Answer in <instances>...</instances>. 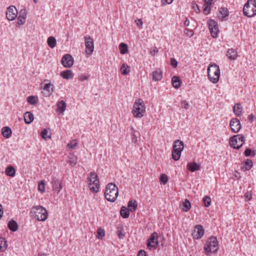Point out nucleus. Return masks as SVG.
Instances as JSON below:
<instances>
[{"label":"nucleus","mask_w":256,"mask_h":256,"mask_svg":"<svg viewBox=\"0 0 256 256\" xmlns=\"http://www.w3.org/2000/svg\"><path fill=\"white\" fill-rule=\"evenodd\" d=\"M118 194V190L116 186L111 182L109 183L106 188L104 196L109 202H114Z\"/></svg>","instance_id":"1"},{"label":"nucleus","mask_w":256,"mask_h":256,"mask_svg":"<svg viewBox=\"0 0 256 256\" xmlns=\"http://www.w3.org/2000/svg\"><path fill=\"white\" fill-rule=\"evenodd\" d=\"M31 213L38 221L46 220L48 216L46 210L40 205L33 206L32 208Z\"/></svg>","instance_id":"2"},{"label":"nucleus","mask_w":256,"mask_h":256,"mask_svg":"<svg viewBox=\"0 0 256 256\" xmlns=\"http://www.w3.org/2000/svg\"><path fill=\"white\" fill-rule=\"evenodd\" d=\"M220 69L216 64H210L208 68V76L210 82L214 84L218 82L220 78Z\"/></svg>","instance_id":"3"},{"label":"nucleus","mask_w":256,"mask_h":256,"mask_svg":"<svg viewBox=\"0 0 256 256\" xmlns=\"http://www.w3.org/2000/svg\"><path fill=\"white\" fill-rule=\"evenodd\" d=\"M145 105L144 101L140 98L136 100L133 106L132 112L135 118H141L145 112Z\"/></svg>","instance_id":"4"},{"label":"nucleus","mask_w":256,"mask_h":256,"mask_svg":"<svg viewBox=\"0 0 256 256\" xmlns=\"http://www.w3.org/2000/svg\"><path fill=\"white\" fill-rule=\"evenodd\" d=\"M218 246V242L216 237L211 236L206 242L204 248L207 256H210V252L216 251Z\"/></svg>","instance_id":"5"},{"label":"nucleus","mask_w":256,"mask_h":256,"mask_svg":"<svg viewBox=\"0 0 256 256\" xmlns=\"http://www.w3.org/2000/svg\"><path fill=\"white\" fill-rule=\"evenodd\" d=\"M244 14L249 18L256 15V0H248L243 8Z\"/></svg>","instance_id":"6"},{"label":"nucleus","mask_w":256,"mask_h":256,"mask_svg":"<svg viewBox=\"0 0 256 256\" xmlns=\"http://www.w3.org/2000/svg\"><path fill=\"white\" fill-rule=\"evenodd\" d=\"M88 180L89 181V188L90 190L94 193L98 192L100 184L99 180L96 174L94 172H91Z\"/></svg>","instance_id":"7"},{"label":"nucleus","mask_w":256,"mask_h":256,"mask_svg":"<svg viewBox=\"0 0 256 256\" xmlns=\"http://www.w3.org/2000/svg\"><path fill=\"white\" fill-rule=\"evenodd\" d=\"M245 142V137L242 134H238L232 136L230 140V144L231 147L238 150Z\"/></svg>","instance_id":"8"},{"label":"nucleus","mask_w":256,"mask_h":256,"mask_svg":"<svg viewBox=\"0 0 256 256\" xmlns=\"http://www.w3.org/2000/svg\"><path fill=\"white\" fill-rule=\"evenodd\" d=\"M208 24L211 36L214 38H217L219 32L218 23L215 20L210 19L208 20Z\"/></svg>","instance_id":"9"},{"label":"nucleus","mask_w":256,"mask_h":256,"mask_svg":"<svg viewBox=\"0 0 256 256\" xmlns=\"http://www.w3.org/2000/svg\"><path fill=\"white\" fill-rule=\"evenodd\" d=\"M84 42L86 48V53L87 55L90 56L94 50V40L90 36H86L85 37Z\"/></svg>","instance_id":"10"},{"label":"nucleus","mask_w":256,"mask_h":256,"mask_svg":"<svg viewBox=\"0 0 256 256\" xmlns=\"http://www.w3.org/2000/svg\"><path fill=\"white\" fill-rule=\"evenodd\" d=\"M158 237L156 232H154L151 234L150 238L148 240L147 243V247L150 250H151L152 248H156L158 246Z\"/></svg>","instance_id":"11"},{"label":"nucleus","mask_w":256,"mask_h":256,"mask_svg":"<svg viewBox=\"0 0 256 256\" xmlns=\"http://www.w3.org/2000/svg\"><path fill=\"white\" fill-rule=\"evenodd\" d=\"M44 82L45 83V84L43 88L44 91L43 92V94L46 96H49L54 92L53 85L48 80H45Z\"/></svg>","instance_id":"12"},{"label":"nucleus","mask_w":256,"mask_h":256,"mask_svg":"<svg viewBox=\"0 0 256 256\" xmlns=\"http://www.w3.org/2000/svg\"><path fill=\"white\" fill-rule=\"evenodd\" d=\"M61 62L64 67L69 68L74 64V58L70 54H66L62 58Z\"/></svg>","instance_id":"13"},{"label":"nucleus","mask_w":256,"mask_h":256,"mask_svg":"<svg viewBox=\"0 0 256 256\" xmlns=\"http://www.w3.org/2000/svg\"><path fill=\"white\" fill-rule=\"evenodd\" d=\"M6 15L7 18L9 20L12 21L14 20L18 15V10L16 7L11 6L8 8Z\"/></svg>","instance_id":"14"},{"label":"nucleus","mask_w":256,"mask_h":256,"mask_svg":"<svg viewBox=\"0 0 256 256\" xmlns=\"http://www.w3.org/2000/svg\"><path fill=\"white\" fill-rule=\"evenodd\" d=\"M204 232V230L203 227L200 224H197L194 227L192 236L194 238L198 240L202 238Z\"/></svg>","instance_id":"15"},{"label":"nucleus","mask_w":256,"mask_h":256,"mask_svg":"<svg viewBox=\"0 0 256 256\" xmlns=\"http://www.w3.org/2000/svg\"><path fill=\"white\" fill-rule=\"evenodd\" d=\"M52 188L54 192L58 194L62 188V184L60 182L59 180L53 177L52 180Z\"/></svg>","instance_id":"16"},{"label":"nucleus","mask_w":256,"mask_h":256,"mask_svg":"<svg viewBox=\"0 0 256 256\" xmlns=\"http://www.w3.org/2000/svg\"><path fill=\"white\" fill-rule=\"evenodd\" d=\"M230 128L232 132H238L241 128L240 122L236 118H232L230 124Z\"/></svg>","instance_id":"17"},{"label":"nucleus","mask_w":256,"mask_h":256,"mask_svg":"<svg viewBox=\"0 0 256 256\" xmlns=\"http://www.w3.org/2000/svg\"><path fill=\"white\" fill-rule=\"evenodd\" d=\"M162 77V72L160 68H156L152 72V78L154 81H159Z\"/></svg>","instance_id":"18"},{"label":"nucleus","mask_w":256,"mask_h":256,"mask_svg":"<svg viewBox=\"0 0 256 256\" xmlns=\"http://www.w3.org/2000/svg\"><path fill=\"white\" fill-rule=\"evenodd\" d=\"M226 56L230 60H236L238 57V52L236 50L230 48L227 51Z\"/></svg>","instance_id":"19"},{"label":"nucleus","mask_w":256,"mask_h":256,"mask_svg":"<svg viewBox=\"0 0 256 256\" xmlns=\"http://www.w3.org/2000/svg\"><path fill=\"white\" fill-rule=\"evenodd\" d=\"M184 148V142L179 140H176L173 144V149L179 152H182Z\"/></svg>","instance_id":"20"},{"label":"nucleus","mask_w":256,"mask_h":256,"mask_svg":"<svg viewBox=\"0 0 256 256\" xmlns=\"http://www.w3.org/2000/svg\"><path fill=\"white\" fill-rule=\"evenodd\" d=\"M56 111L59 114H62L66 110V104L64 100H60L57 104Z\"/></svg>","instance_id":"21"},{"label":"nucleus","mask_w":256,"mask_h":256,"mask_svg":"<svg viewBox=\"0 0 256 256\" xmlns=\"http://www.w3.org/2000/svg\"><path fill=\"white\" fill-rule=\"evenodd\" d=\"M180 207L182 211L186 212L190 210L191 204L188 200L186 199L182 204H180Z\"/></svg>","instance_id":"22"},{"label":"nucleus","mask_w":256,"mask_h":256,"mask_svg":"<svg viewBox=\"0 0 256 256\" xmlns=\"http://www.w3.org/2000/svg\"><path fill=\"white\" fill-rule=\"evenodd\" d=\"M26 10H21L20 12L19 16L18 18V23L19 25L23 24L25 22V18H26Z\"/></svg>","instance_id":"23"},{"label":"nucleus","mask_w":256,"mask_h":256,"mask_svg":"<svg viewBox=\"0 0 256 256\" xmlns=\"http://www.w3.org/2000/svg\"><path fill=\"white\" fill-rule=\"evenodd\" d=\"M187 168L192 172L200 170V166L195 162H190L187 164Z\"/></svg>","instance_id":"24"},{"label":"nucleus","mask_w":256,"mask_h":256,"mask_svg":"<svg viewBox=\"0 0 256 256\" xmlns=\"http://www.w3.org/2000/svg\"><path fill=\"white\" fill-rule=\"evenodd\" d=\"M219 13L220 14L218 15V17L220 19H221L222 20L224 18L228 16L229 14L228 8L222 7L220 8Z\"/></svg>","instance_id":"25"},{"label":"nucleus","mask_w":256,"mask_h":256,"mask_svg":"<svg viewBox=\"0 0 256 256\" xmlns=\"http://www.w3.org/2000/svg\"><path fill=\"white\" fill-rule=\"evenodd\" d=\"M2 134L6 138H10L12 134V131L8 126H4L2 130Z\"/></svg>","instance_id":"26"},{"label":"nucleus","mask_w":256,"mask_h":256,"mask_svg":"<svg viewBox=\"0 0 256 256\" xmlns=\"http://www.w3.org/2000/svg\"><path fill=\"white\" fill-rule=\"evenodd\" d=\"M60 76L68 80L72 79L73 78L74 74L70 70H67L65 71L62 72L60 73Z\"/></svg>","instance_id":"27"},{"label":"nucleus","mask_w":256,"mask_h":256,"mask_svg":"<svg viewBox=\"0 0 256 256\" xmlns=\"http://www.w3.org/2000/svg\"><path fill=\"white\" fill-rule=\"evenodd\" d=\"M34 115L31 112H27L25 113L24 116V120L26 124H30L34 120Z\"/></svg>","instance_id":"28"},{"label":"nucleus","mask_w":256,"mask_h":256,"mask_svg":"<svg viewBox=\"0 0 256 256\" xmlns=\"http://www.w3.org/2000/svg\"><path fill=\"white\" fill-rule=\"evenodd\" d=\"M242 106L240 103H237L233 107L234 112L238 116L242 114Z\"/></svg>","instance_id":"29"},{"label":"nucleus","mask_w":256,"mask_h":256,"mask_svg":"<svg viewBox=\"0 0 256 256\" xmlns=\"http://www.w3.org/2000/svg\"><path fill=\"white\" fill-rule=\"evenodd\" d=\"M130 210L126 207L122 206L120 211V216L124 218H126L130 216Z\"/></svg>","instance_id":"30"},{"label":"nucleus","mask_w":256,"mask_h":256,"mask_svg":"<svg viewBox=\"0 0 256 256\" xmlns=\"http://www.w3.org/2000/svg\"><path fill=\"white\" fill-rule=\"evenodd\" d=\"M172 84L174 88H178L181 86L182 82L178 76H174L172 78Z\"/></svg>","instance_id":"31"},{"label":"nucleus","mask_w":256,"mask_h":256,"mask_svg":"<svg viewBox=\"0 0 256 256\" xmlns=\"http://www.w3.org/2000/svg\"><path fill=\"white\" fill-rule=\"evenodd\" d=\"M128 206L130 212H134L136 211L138 206L137 202L136 200L133 202L132 200H130L128 202Z\"/></svg>","instance_id":"32"},{"label":"nucleus","mask_w":256,"mask_h":256,"mask_svg":"<svg viewBox=\"0 0 256 256\" xmlns=\"http://www.w3.org/2000/svg\"><path fill=\"white\" fill-rule=\"evenodd\" d=\"M8 226L12 232L16 231L18 228L17 222L14 220L10 221L8 224Z\"/></svg>","instance_id":"33"},{"label":"nucleus","mask_w":256,"mask_h":256,"mask_svg":"<svg viewBox=\"0 0 256 256\" xmlns=\"http://www.w3.org/2000/svg\"><path fill=\"white\" fill-rule=\"evenodd\" d=\"M253 166V162L250 159H247L244 162L243 168L244 170H249Z\"/></svg>","instance_id":"34"},{"label":"nucleus","mask_w":256,"mask_h":256,"mask_svg":"<svg viewBox=\"0 0 256 256\" xmlns=\"http://www.w3.org/2000/svg\"><path fill=\"white\" fill-rule=\"evenodd\" d=\"M47 43L50 48H54L56 46V40L54 37L50 36L48 38Z\"/></svg>","instance_id":"35"},{"label":"nucleus","mask_w":256,"mask_h":256,"mask_svg":"<svg viewBox=\"0 0 256 256\" xmlns=\"http://www.w3.org/2000/svg\"><path fill=\"white\" fill-rule=\"evenodd\" d=\"M8 247L7 241L4 238L0 237V251L4 252Z\"/></svg>","instance_id":"36"},{"label":"nucleus","mask_w":256,"mask_h":256,"mask_svg":"<svg viewBox=\"0 0 256 256\" xmlns=\"http://www.w3.org/2000/svg\"><path fill=\"white\" fill-rule=\"evenodd\" d=\"M119 49L120 54H124L128 52V46L126 44L122 42L119 45Z\"/></svg>","instance_id":"37"},{"label":"nucleus","mask_w":256,"mask_h":256,"mask_svg":"<svg viewBox=\"0 0 256 256\" xmlns=\"http://www.w3.org/2000/svg\"><path fill=\"white\" fill-rule=\"evenodd\" d=\"M15 169L12 166H8L6 169V174L11 177H14L15 176Z\"/></svg>","instance_id":"38"},{"label":"nucleus","mask_w":256,"mask_h":256,"mask_svg":"<svg viewBox=\"0 0 256 256\" xmlns=\"http://www.w3.org/2000/svg\"><path fill=\"white\" fill-rule=\"evenodd\" d=\"M120 70L122 75H126L130 72V67L128 64H123L120 67Z\"/></svg>","instance_id":"39"},{"label":"nucleus","mask_w":256,"mask_h":256,"mask_svg":"<svg viewBox=\"0 0 256 256\" xmlns=\"http://www.w3.org/2000/svg\"><path fill=\"white\" fill-rule=\"evenodd\" d=\"M27 101L30 104L34 105L38 103V98L36 96H29L27 98Z\"/></svg>","instance_id":"40"},{"label":"nucleus","mask_w":256,"mask_h":256,"mask_svg":"<svg viewBox=\"0 0 256 256\" xmlns=\"http://www.w3.org/2000/svg\"><path fill=\"white\" fill-rule=\"evenodd\" d=\"M256 151L252 150L250 148H247L244 151V154L246 156L254 157L256 155Z\"/></svg>","instance_id":"41"},{"label":"nucleus","mask_w":256,"mask_h":256,"mask_svg":"<svg viewBox=\"0 0 256 256\" xmlns=\"http://www.w3.org/2000/svg\"><path fill=\"white\" fill-rule=\"evenodd\" d=\"M181 152L172 149V158L174 160H178L181 156Z\"/></svg>","instance_id":"42"},{"label":"nucleus","mask_w":256,"mask_h":256,"mask_svg":"<svg viewBox=\"0 0 256 256\" xmlns=\"http://www.w3.org/2000/svg\"><path fill=\"white\" fill-rule=\"evenodd\" d=\"M105 236V231L104 229L98 228L97 231V236L99 239H102V238Z\"/></svg>","instance_id":"43"},{"label":"nucleus","mask_w":256,"mask_h":256,"mask_svg":"<svg viewBox=\"0 0 256 256\" xmlns=\"http://www.w3.org/2000/svg\"><path fill=\"white\" fill-rule=\"evenodd\" d=\"M160 180L162 184H166L168 181V176L166 174H162L160 176Z\"/></svg>","instance_id":"44"},{"label":"nucleus","mask_w":256,"mask_h":256,"mask_svg":"<svg viewBox=\"0 0 256 256\" xmlns=\"http://www.w3.org/2000/svg\"><path fill=\"white\" fill-rule=\"evenodd\" d=\"M203 201L206 207H208L211 203V199L209 196H205L203 198Z\"/></svg>","instance_id":"45"},{"label":"nucleus","mask_w":256,"mask_h":256,"mask_svg":"<svg viewBox=\"0 0 256 256\" xmlns=\"http://www.w3.org/2000/svg\"><path fill=\"white\" fill-rule=\"evenodd\" d=\"M210 5L211 4L204 3V14L207 15L210 13Z\"/></svg>","instance_id":"46"},{"label":"nucleus","mask_w":256,"mask_h":256,"mask_svg":"<svg viewBox=\"0 0 256 256\" xmlns=\"http://www.w3.org/2000/svg\"><path fill=\"white\" fill-rule=\"evenodd\" d=\"M38 189L42 193L45 192V183L44 180L41 181L38 184Z\"/></svg>","instance_id":"47"},{"label":"nucleus","mask_w":256,"mask_h":256,"mask_svg":"<svg viewBox=\"0 0 256 256\" xmlns=\"http://www.w3.org/2000/svg\"><path fill=\"white\" fill-rule=\"evenodd\" d=\"M48 134V130L46 128H44L40 133L41 136L44 140H46L48 138H51L50 136H46Z\"/></svg>","instance_id":"48"},{"label":"nucleus","mask_w":256,"mask_h":256,"mask_svg":"<svg viewBox=\"0 0 256 256\" xmlns=\"http://www.w3.org/2000/svg\"><path fill=\"white\" fill-rule=\"evenodd\" d=\"M192 8L195 11L196 13L198 14L200 12V10L198 8V6L195 2H192Z\"/></svg>","instance_id":"49"},{"label":"nucleus","mask_w":256,"mask_h":256,"mask_svg":"<svg viewBox=\"0 0 256 256\" xmlns=\"http://www.w3.org/2000/svg\"><path fill=\"white\" fill-rule=\"evenodd\" d=\"M69 163L72 164H76L77 163V158L76 157L72 156L69 157Z\"/></svg>","instance_id":"50"},{"label":"nucleus","mask_w":256,"mask_h":256,"mask_svg":"<svg viewBox=\"0 0 256 256\" xmlns=\"http://www.w3.org/2000/svg\"><path fill=\"white\" fill-rule=\"evenodd\" d=\"M74 144H72V142L68 144V145H67V147L68 148H72V150L75 148L76 144H77V142H76V140H74Z\"/></svg>","instance_id":"51"},{"label":"nucleus","mask_w":256,"mask_h":256,"mask_svg":"<svg viewBox=\"0 0 256 256\" xmlns=\"http://www.w3.org/2000/svg\"><path fill=\"white\" fill-rule=\"evenodd\" d=\"M135 22L138 26L140 28H142L143 22H142V19L138 18V19L136 20Z\"/></svg>","instance_id":"52"},{"label":"nucleus","mask_w":256,"mask_h":256,"mask_svg":"<svg viewBox=\"0 0 256 256\" xmlns=\"http://www.w3.org/2000/svg\"><path fill=\"white\" fill-rule=\"evenodd\" d=\"M181 105L182 108L186 110L188 109L190 106L186 100H183L181 103Z\"/></svg>","instance_id":"53"},{"label":"nucleus","mask_w":256,"mask_h":256,"mask_svg":"<svg viewBox=\"0 0 256 256\" xmlns=\"http://www.w3.org/2000/svg\"><path fill=\"white\" fill-rule=\"evenodd\" d=\"M170 64L174 68H176L178 66V62L175 58H172L170 60Z\"/></svg>","instance_id":"54"},{"label":"nucleus","mask_w":256,"mask_h":256,"mask_svg":"<svg viewBox=\"0 0 256 256\" xmlns=\"http://www.w3.org/2000/svg\"><path fill=\"white\" fill-rule=\"evenodd\" d=\"M244 198L246 200L247 199L248 200H250L252 198V194L248 192H246L244 194Z\"/></svg>","instance_id":"55"},{"label":"nucleus","mask_w":256,"mask_h":256,"mask_svg":"<svg viewBox=\"0 0 256 256\" xmlns=\"http://www.w3.org/2000/svg\"><path fill=\"white\" fill-rule=\"evenodd\" d=\"M138 256H148V255L144 250H140L139 251Z\"/></svg>","instance_id":"56"},{"label":"nucleus","mask_w":256,"mask_h":256,"mask_svg":"<svg viewBox=\"0 0 256 256\" xmlns=\"http://www.w3.org/2000/svg\"><path fill=\"white\" fill-rule=\"evenodd\" d=\"M117 234L120 238H123L124 236V234H122L121 230L118 231Z\"/></svg>","instance_id":"57"},{"label":"nucleus","mask_w":256,"mask_h":256,"mask_svg":"<svg viewBox=\"0 0 256 256\" xmlns=\"http://www.w3.org/2000/svg\"><path fill=\"white\" fill-rule=\"evenodd\" d=\"M158 52V49L157 48L155 47L152 51L151 54L152 55L154 56L156 53Z\"/></svg>","instance_id":"58"},{"label":"nucleus","mask_w":256,"mask_h":256,"mask_svg":"<svg viewBox=\"0 0 256 256\" xmlns=\"http://www.w3.org/2000/svg\"><path fill=\"white\" fill-rule=\"evenodd\" d=\"M254 118V116L252 114H250L248 116V120L250 122H252L253 121Z\"/></svg>","instance_id":"59"},{"label":"nucleus","mask_w":256,"mask_h":256,"mask_svg":"<svg viewBox=\"0 0 256 256\" xmlns=\"http://www.w3.org/2000/svg\"><path fill=\"white\" fill-rule=\"evenodd\" d=\"M184 24L186 26H188L189 24H190V20H188V18H186L184 22Z\"/></svg>","instance_id":"60"},{"label":"nucleus","mask_w":256,"mask_h":256,"mask_svg":"<svg viewBox=\"0 0 256 256\" xmlns=\"http://www.w3.org/2000/svg\"><path fill=\"white\" fill-rule=\"evenodd\" d=\"M213 0H204V3L206 4H212V2Z\"/></svg>","instance_id":"61"},{"label":"nucleus","mask_w":256,"mask_h":256,"mask_svg":"<svg viewBox=\"0 0 256 256\" xmlns=\"http://www.w3.org/2000/svg\"><path fill=\"white\" fill-rule=\"evenodd\" d=\"M194 34V32L192 30H190L187 33V34L188 35L190 36H192Z\"/></svg>","instance_id":"62"},{"label":"nucleus","mask_w":256,"mask_h":256,"mask_svg":"<svg viewBox=\"0 0 256 256\" xmlns=\"http://www.w3.org/2000/svg\"><path fill=\"white\" fill-rule=\"evenodd\" d=\"M136 136L135 135V134H133V138H132V141L134 142H136Z\"/></svg>","instance_id":"63"},{"label":"nucleus","mask_w":256,"mask_h":256,"mask_svg":"<svg viewBox=\"0 0 256 256\" xmlns=\"http://www.w3.org/2000/svg\"><path fill=\"white\" fill-rule=\"evenodd\" d=\"M88 79V76H82L80 78V80L83 81L85 80H87Z\"/></svg>","instance_id":"64"}]
</instances>
